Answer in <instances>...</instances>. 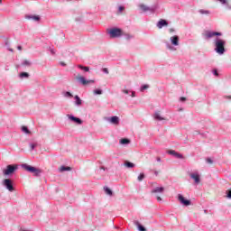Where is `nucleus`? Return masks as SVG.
<instances>
[{"label": "nucleus", "instance_id": "nucleus-1", "mask_svg": "<svg viewBox=\"0 0 231 231\" xmlns=\"http://www.w3.org/2000/svg\"><path fill=\"white\" fill-rule=\"evenodd\" d=\"M213 44L215 46V51L217 53H218V55H224L225 51H226V50H225V44H226V42L219 37H217L214 42Z\"/></svg>", "mask_w": 231, "mask_h": 231}, {"label": "nucleus", "instance_id": "nucleus-2", "mask_svg": "<svg viewBox=\"0 0 231 231\" xmlns=\"http://www.w3.org/2000/svg\"><path fill=\"white\" fill-rule=\"evenodd\" d=\"M165 46L170 51H176V47L180 46V36L173 35L170 37V42H166Z\"/></svg>", "mask_w": 231, "mask_h": 231}, {"label": "nucleus", "instance_id": "nucleus-3", "mask_svg": "<svg viewBox=\"0 0 231 231\" xmlns=\"http://www.w3.org/2000/svg\"><path fill=\"white\" fill-rule=\"evenodd\" d=\"M22 168L24 169V171H27V172H32V174H34L35 176H41V174H42V170L28 164H22Z\"/></svg>", "mask_w": 231, "mask_h": 231}, {"label": "nucleus", "instance_id": "nucleus-4", "mask_svg": "<svg viewBox=\"0 0 231 231\" xmlns=\"http://www.w3.org/2000/svg\"><path fill=\"white\" fill-rule=\"evenodd\" d=\"M107 33L110 35L111 39H118V37H122V35H124L122 29L116 27L109 29Z\"/></svg>", "mask_w": 231, "mask_h": 231}, {"label": "nucleus", "instance_id": "nucleus-5", "mask_svg": "<svg viewBox=\"0 0 231 231\" xmlns=\"http://www.w3.org/2000/svg\"><path fill=\"white\" fill-rule=\"evenodd\" d=\"M138 8L143 11L144 14L150 12L151 14H154L156 10H158V5H152V7L145 5V4H139Z\"/></svg>", "mask_w": 231, "mask_h": 231}, {"label": "nucleus", "instance_id": "nucleus-6", "mask_svg": "<svg viewBox=\"0 0 231 231\" xmlns=\"http://www.w3.org/2000/svg\"><path fill=\"white\" fill-rule=\"evenodd\" d=\"M222 33L214 32V31H206L203 34L204 39L206 41H209V39H212V37H221Z\"/></svg>", "mask_w": 231, "mask_h": 231}, {"label": "nucleus", "instance_id": "nucleus-7", "mask_svg": "<svg viewBox=\"0 0 231 231\" xmlns=\"http://www.w3.org/2000/svg\"><path fill=\"white\" fill-rule=\"evenodd\" d=\"M17 169H19V166L16 164H10L7 165L6 169L3 171L5 176H10V174H14L15 172V171H17Z\"/></svg>", "mask_w": 231, "mask_h": 231}, {"label": "nucleus", "instance_id": "nucleus-8", "mask_svg": "<svg viewBox=\"0 0 231 231\" xmlns=\"http://www.w3.org/2000/svg\"><path fill=\"white\" fill-rule=\"evenodd\" d=\"M78 82L82 84V86H88L89 84H95V79H86L83 76L78 77Z\"/></svg>", "mask_w": 231, "mask_h": 231}, {"label": "nucleus", "instance_id": "nucleus-9", "mask_svg": "<svg viewBox=\"0 0 231 231\" xmlns=\"http://www.w3.org/2000/svg\"><path fill=\"white\" fill-rule=\"evenodd\" d=\"M3 185L4 187H5L7 190H9V192H14V184L12 183V180L10 179L4 180Z\"/></svg>", "mask_w": 231, "mask_h": 231}, {"label": "nucleus", "instance_id": "nucleus-10", "mask_svg": "<svg viewBox=\"0 0 231 231\" xmlns=\"http://www.w3.org/2000/svg\"><path fill=\"white\" fill-rule=\"evenodd\" d=\"M189 178L194 180L195 185H199V183H201V177L198 172H193L189 174Z\"/></svg>", "mask_w": 231, "mask_h": 231}, {"label": "nucleus", "instance_id": "nucleus-11", "mask_svg": "<svg viewBox=\"0 0 231 231\" xmlns=\"http://www.w3.org/2000/svg\"><path fill=\"white\" fill-rule=\"evenodd\" d=\"M153 119L157 122H166L167 118L163 117L162 116V113L160 111H155L153 114Z\"/></svg>", "mask_w": 231, "mask_h": 231}, {"label": "nucleus", "instance_id": "nucleus-12", "mask_svg": "<svg viewBox=\"0 0 231 231\" xmlns=\"http://www.w3.org/2000/svg\"><path fill=\"white\" fill-rule=\"evenodd\" d=\"M106 121L109 124H112L113 125H118V124H120V117L116 116H114L112 117L106 118Z\"/></svg>", "mask_w": 231, "mask_h": 231}, {"label": "nucleus", "instance_id": "nucleus-13", "mask_svg": "<svg viewBox=\"0 0 231 231\" xmlns=\"http://www.w3.org/2000/svg\"><path fill=\"white\" fill-rule=\"evenodd\" d=\"M168 154H171V156H174L178 160H183L185 157H183V154L174 151V150H169L167 152Z\"/></svg>", "mask_w": 231, "mask_h": 231}, {"label": "nucleus", "instance_id": "nucleus-14", "mask_svg": "<svg viewBox=\"0 0 231 231\" xmlns=\"http://www.w3.org/2000/svg\"><path fill=\"white\" fill-rule=\"evenodd\" d=\"M67 117L70 122H74L75 124H78L79 125H82V120L79 117H75L73 115H67Z\"/></svg>", "mask_w": 231, "mask_h": 231}, {"label": "nucleus", "instance_id": "nucleus-15", "mask_svg": "<svg viewBox=\"0 0 231 231\" xmlns=\"http://www.w3.org/2000/svg\"><path fill=\"white\" fill-rule=\"evenodd\" d=\"M178 199L181 205H184V207H189V205H190V200L185 199V197L181 194L178 195Z\"/></svg>", "mask_w": 231, "mask_h": 231}, {"label": "nucleus", "instance_id": "nucleus-16", "mask_svg": "<svg viewBox=\"0 0 231 231\" xmlns=\"http://www.w3.org/2000/svg\"><path fill=\"white\" fill-rule=\"evenodd\" d=\"M156 26L159 30H162V28H165V26H169V22L165 19H161L157 23Z\"/></svg>", "mask_w": 231, "mask_h": 231}, {"label": "nucleus", "instance_id": "nucleus-17", "mask_svg": "<svg viewBox=\"0 0 231 231\" xmlns=\"http://www.w3.org/2000/svg\"><path fill=\"white\" fill-rule=\"evenodd\" d=\"M165 192V188L163 187H156L152 189V194H163Z\"/></svg>", "mask_w": 231, "mask_h": 231}, {"label": "nucleus", "instance_id": "nucleus-18", "mask_svg": "<svg viewBox=\"0 0 231 231\" xmlns=\"http://www.w3.org/2000/svg\"><path fill=\"white\" fill-rule=\"evenodd\" d=\"M25 19L39 22L41 21V16L39 15H33V14H29L25 16Z\"/></svg>", "mask_w": 231, "mask_h": 231}, {"label": "nucleus", "instance_id": "nucleus-19", "mask_svg": "<svg viewBox=\"0 0 231 231\" xmlns=\"http://www.w3.org/2000/svg\"><path fill=\"white\" fill-rule=\"evenodd\" d=\"M74 100V105L77 106V107H80V106H82V99L80 98V97L75 96Z\"/></svg>", "mask_w": 231, "mask_h": 231}, {"label": "nucleus", "instance_id": "nucleus-20", "mask_svg": "<svg viewBox=\"0 0 231 231\" xmlns=\"http://www.w3.org/2000/svg\"><path fill=\"white\" fill-rule=\"evenodd\" d=\"M23 68H30L32 66V61L30 60H23L21 63Z\"/></svg>", "mask_w": 231, "mask_h": 231}, {"label": "nucleus", "instance_id": "nucleus-21", "mask_svg": "<svg viewBox=\"0 0 231 231\" xmlns=\"http://www.w3.org/2000/svg\"><path fill=\"white\" fill-rule=\"evenodd\" d=\"M134 225H135V226H137V230H139V231H147V229H145V227L143 226H142L141 223L138 221H134Z\"/></svg>", "mask_w": 231, "mask_h": 231}, {"label": "nucleus", "instance_id": "nucleus-22", "mask_svg": "<svg viewBox=\"0 0 231 231\" xmlns=\"http://www.w3.org/2000/svg\"><path fill=\"white\" fill-rule=\"evenodd\" d=\"M125 41H131L133 39H134V35L131 34V33H123Z\"/></svg>", "mask_w": 231, "mask_h": 231}, {"label": "nucleus", "instance_id": "nucleus-23", "mask_svg": "<svg viewBox=\"0 0 231 231\" xmlns=\"http://www.w3.org/2000/svg\"><path fill=\"white\" fill-rule=\"evenodd\" d=\"M119 143H121V145H127L131 143V141L127 138H123L119 141Z\"/></svg>", "mask_w": 231, "mask_h": 231}, {"label": "nucleus", "instance_id": "nucleus-24", "mask_svg": "<svg viewBox=\"0 0 231 231\" xmlns=\"http://www.w3.org/2000/svg\"><path fill=\"white\" fill-rule=\"evenodd\" d=\"M199 14H200V15H210V11L205 10V9H199Z\"/></svg>", "mask_w": 231, "mask_h": 231}, {"label": "nucleus", "instance_id": "nucleus-25", "mask_svg": "<svg viewBox=\"0 0 231 231\" xmlns=\"http://www.w3.org/2000/svg\"><path fill=\"white\" fill-rule=\"evenodd\" d=\"M66 171H71V167H69V166H61L60 168V172H66Z\"/></svg>", "mask_w": 231, "mask_h": 231}, {"label": "nucleus", "instance_id": "nucleus-26", "mask_svg": "<svg viewBox=\"0 0 231 231\" xmlns=\"http://www.w3.org/2000/svg\"><path fill=\"white\" fill-rule=\"evenodd\" d=\"M63 97H65V98H73V94H71L69 91H66L63 92Z\"/></svg>", "mask_w": 231, "mask_h": 231}, {"label": "nucleus", "instance_id": "nucleus-27", "mask_svg": "<svg viewBox=\"0 0 231 231\" xmlns=\"http://www.w3.org/2000/svg\"><path fill=\"white\" fill-rule=\"evenodd\" d=\"M104 190L107 196H113V190H111L108 187H105Z\"/></svg>", "mask_w": 231, "mask_h": 231}, {"label": "nucleus", "instance_id": "nucleus-28", "mask_svg": "<svg viewBox=\"0 0 231 231\" xmlns=\"http://www.w3.org/2000/svg\"><path fill=\"white\" fill-rule=\"evenodd\" d=\"M30 77V74L27 72H22L20 73V79H28Z\"/></svg>", "mask_w": 231, "mask_h": 231}, {"label": "nucleus", "instance_id": "nucleus-29", "mask_svg": "<svg viewBox=\"0 0 231 231\" xmlns=\"http://www.w3.org/2000/svg\"><path fill=\"white\" fill-rule=\"evenodd\" d=\"M125 166L127 167L128 169H133L134 167V163L130 162H126L125 163Z\"/></svg>", "mask_w": 231, "mask_h": 231}, {"label": "nucleus", "instance_id": "nucleus-30", "mask_svg": "<svg viewBox=\"0 0 231 231\" xmlns=\"http://www.w3.org/2000/svg\"><path fill=\"white\" fill-rule=\"evenodd\" d=\"M78 68H79V69H82L85 72L89 71V67H85V66H82V65H78Z\"/></svg>", "mask_w": 231, "mask_h": 231}, {"label": "nucleus", "instance_id": "nucleus-31", "mask_svg": "<svg viewBox=\"0 0 231 231\" xmlns=\"http://www.w3.org/2000/svg\"><path fill=\"white\" fill-rule=\"evenodd\" d=\"M138 181H143L145 180V174L140 173L139 176L137 177Z\"/></svg>", "mask_w": 231, "mask_h": 231}, {"label": "nucleus", "instance_id": "nucleus-32", "mask_svg": "<svg viewBox=\"0 0 231 231\" xmlns=\"http://www.w3.org/2000/svg\"><path fill=\"white\" fill-rule=\"evenodd\" d=\"M22 131L25 134H30V133H31L30 130L26 126H22Z\"/></svg>", "mask_w": 231, "mask_h": 231}, {"label": "nucleus", "instance_id": "nucleus-33", "mask_svg": "<svg viewBox=\"0 0 231 231\" xmlns=\"http://www.w3.org/2000/svg\"><path fill=\"white\" fill-rule=\"evenodd\" d=\"M219 3H221V5H224L226 6V8H228V6H230V5H228V1L227 0H218Z\"/></svg>", "mask_w": 231, "mask_h": 231}, {"label": "nucleus", "instance_id": "nucleus-34", "mask_svg": "<svg viewBox=\"0 0 231 231\" xmlns=\"http://www.w3.org/2000/svg\"><path fill=\"white\" fill-rule=\"evenodd\" d=\"M145 89H149V85H143L141 88H140V91L143 93V91Z\"/></svg>", "mask_w": 231, "mask_h": 231}, {"label": "nucleus", "instance_id": "nucleus-35", "mask_svg": "<svg viewBox=\"0 0 231 231\" xmlns=\"http://www.w3.org/2000/svg\"><path fill=\"white\" fill-rule=\"evenodd\" d=\"M49 51H51V55H55L56 53L55 49H53V47H49Z\"/></svg>", "mask_w": 231, "mask_h": 231}, {"label": "nucleus", "instance_id": "nucleus-36", "mask_svg": "<svg viewBox=\"0 0 231 231\" xmlns=\"http://www.w3.org/2000/svg\"><path fill=\"white\" fill-rule=\"evenodd\" d=\"M29 146L31 147V151H33V150L35 149V147H37V143H31L29 144Z\"/></svg>", "mask_w": 231, "mask_h": 231}, {"label": "nucleus", "instance_id": "nucleus-37", "mask_svg": "<svg viewBox=\"0 0 231 231\" xmlns=\"http://www.w3.org/2000/svg\"><path fill=\"white\" fill-rule=\"evenodd\" d=\"M94 95H102V89L94 90Z\"/></svg>", "mask_w": 231, "mask_h": 231}, {"label": "nucleus", "instance_id": "nucleus-38", "mask_svg": "<svg viewBox=\"0 0 231 231\" xmlns=\"http://www.w3.org/2000/svg\"><path fill=\"white\" fill-rule=\"evenodd\" d=\"M103 73H105L106 75H109V70L107 69V68H104L102 69Z\"/></svg>", "mask_w": 231, "mask_h": 231}, {"label": "nucleus", "instance_id": "nucleus-39", "mask_svg": "<svg viewBox=\"0 0 231 231\" xmlns=\"http://www.w3.org/2000/svg\"><path fill=\"white\" fill-rule=\"evenodd\" d=\"M124 10H125V8L124 6H119L118 7L119 14H122V12H124Z\"/></svg>", "mask_w": 231, "mask_h": 231}, {"label": "nucleus", "instance_id": "nucleus-40", "mask_svg": "<svg viewBox=\"0 0 231 231\" xmlns=\"http://www.w3.org/2000/svg\"><path fill=\"white\" fill-rule=\"evenodd\" d=\"M122 93H125V95H129V93H131V90L123 89Z\"/></svg>", "mask_w": 231, "mask_h": 231}, {"label": "nucleus", "instance_id": "nucleus-41", "mask_svg": "<svg viewBox=\"0 0 231 231\" xmlns=\"http://www.w3.org/2000/svg\"><path fill=\"white\" fill-rule=\"evenodd\" d=\"M168 32H169V33H174V32H176V29H174V28H170V29L168 30Z\"/></svg>", "mask_w": 231, "mask_h": 231}, {"label": "nucleus", "instance_id": "nucleus-42", "mask_svg": "<svg viewBox=\"0 0 231 231\" xmlns=\"http://www.w3.org/2000/svg\"><path fill=\"white\" fill-rule=\"evenodd\" d=\"M213 75H215V77H219V73L217 72V69L213 70Z\"/></svg>", "mask_w": 231, "mask_h": 231}, {"label": "nucleus", "instance_id": "nucleus-43", "mask_svg": "<svg viewBox=\"0 0 231 231\" xmlns=\"http://www.w3.org/2000/svg\"><path fill=\"white\" fill-rule=\"evenodd\" d=\"M130 93H131L132 98H134V97H136V92L130 90Z\"/></svg>", "mask_w": 231, "mask_h": 231}, {"label": "nucleus", "instance_id": "nucleus-44", "mask_svg": "<svg viewBox=\"0 0 231 231\" xmlns=\"http://www.w3.org/2000/svg\"><path fill=\"white\" fill-rule=\"evenodd\" d=\"M206 162H207V163H214V162L212 161V159H210V158H208L207 160H206Z\"/></svg>", "mask_w": 231, "mask_h": 231}, {"label": "nucleus", "instance_id": "nucleus-45", "mask_svg": "<svg viewBox=\"0 0 231 231\" xmlns=\"http://www.w3.org/2000/svg\"><path fill=\"white\" fill-rule=\"evenodd\" d=\"M226 198H227L228 199H231V190L227 191Z\"/></svg>", "mask_w": 231, "mask_h": 231}, {"label": "nucleus", "instance_id": "nucleus-46", "mask_svg": "<svg viewBox=\"0 0 231 231\" xmlns=\"http://www.w3.org/2000/svg\"><path fill=\"white\" fill-rule=\"evenodd\" d=\"M186 100H187V97H181L180 98V102H185Z\"/></svg>", "mask_w": 231, "mask_h": 231}, {"label": "nucleus", "instance_id": "nucleus-47", "mask_svg": "<svg viewBox=\"0 0 231 231\" xmlns=\"http://www.w3.org/2000/svg\"><path fill=\"white\" fill-rule=\"evenodd\" d=\"M155 198H156L157 201H162V197L156 195Z\"/></svg>", "mask_w": 231, "mask_h": 231}, {"label": "nucleus", "instance_id": "nucleus-48", "mask_svg": "<svg viewBox=\"0 0 231 231\" xmlns=\"http://www.w3.org/2000/svg\"><path fill=\"white\" fill-rule=\"evenodd\" d=\"M17 50H19V51H21V50H23V46L18 45V46H17Z\"/></svg>", "mask_w": 231, "mask_h": 231}, {"label": "nucleus", "instance_id": "nucleus-49", "mask_svg": "<svg viewBox=\"0 0 231 231\" xmlns=\"http://www.w3.org/2000/svg\"><path fill=\"white\" fill-rule=\"evenodd\" d=\"M8 51H11L12 53H14V49L8 48Z\"/></svg>", "mask_w": 231, "mask_h": 231}, {"label": "nucleus", "instance_id": "nucleus-50", "mask_svg": "<svg viewBox=\"0 0 231 231\" xmlns=\"http://www.w3.org/2000/svg\"><path fill=\"white\" fill-rule=\"evenodd\" d=\"M156 160H157V162H162V158H160V157H157Z\"/></svg>", "mask_w": 231, "mask_h": 231}, {"label": "nucleus", "instance_id": "nucleus-51", "mask_svg": "<svg viewBox=\"0 0 231 231\" xmlns=\"http://www.w3.org/2000/svg\"><path fill=\"white\" fill-rule=\"evenodd\" d=\"M60 66H66V63L60 62Z\"/></svg>", "mask_w": 231, "mask_h": 231}, {"label": "nucleus", "instance_id": "nucleus-52", "mask_svg": "<svg viewBox=\"0 0 231 231\" xmlns=\"http://www.w3.org/2000/svg\"><path fill=\"white\" fill-rule=\"evenodd\" d=\"M227 10H231V5H227Z\"/></svg>", "mask_w": 231, "mask_h": 231}, {"label": "nucleus", "instance_id": "nucleus-53", "mask_svg": "<svg viewBox=\"0 0 231 231\" xmlns=\"http://www.w3.org/2000/svg\"><path fill=\"white\" fill-rule=\"evenodd\" d=\"M101 169H103V171H106V168H104V167H101Z\"/></svg>", "mask_w": 231, "mask_h": 231}, {"label": "nucleus", "instance_id": "nucleus-54", "mask_svg": "<svg viewBox=\"0 0 231 231\" xmlns=\"http://www.w3.org/2000/svg\"><path fill=\"white\" fill-rule=\"evenodd\" d=\"M155 175L158 176V171H155Z\"/></svg>", "mask_w": 231, "mask_h": 231}, {"label": "nucleus", "instance_id": "nucleus-55", "mask_svg": "<svg viewBox=\"0 0 231 231\" xmlns=\"http://www.w3.org/2000/svg\"><path fill=\"white\" fill-rule=\"evenodd\" d=\"M1 3H3V1H2V0H0V5H1Z\"/></svg>", "mask_w": 231, "mask_h": 231}]
</instances>
